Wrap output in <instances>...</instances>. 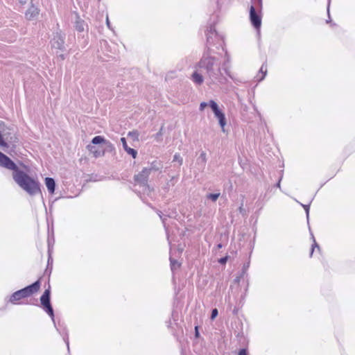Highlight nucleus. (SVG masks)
<instances>
[{"mask_svg": "<svg viewBox=\"0 0 355 355\" xmlns=\"http://www.w3.org/2000/svg\"><path fill=\"white\" fill-rule=\"evenodd\" d=\"M207 35V51L211 52V46L217 45L216 48L218 49L221 47L223 50V37L220 35L215 29L214 26L211 25L209 28L207 30L206 33Z\"/></svg>", "mask_w": 355, "mask_h": 355, "instance_id": "20e7f679", "label": "nucleus"}, {"mask_svg": "<svg viewBox=\"0 0 355 355\" xmlns=\"http://www.w3.org/2000/svg\"><path fill=\"white\" fill-rule=\"evenodd\" d=\"M161 168H162L161 163H159L157 161H154L151 163L150 167L147 168V169H150V172H151L152 171H157L159 170Z\"/></svg>", "mask_w": 355, "mask_h": 355, "instance_id": "6ab92c4d", "label": "nucleus"}, {"mask_svg": "<svg viewBox=\"0 0 355 355\" xmlns=\"http://www.w3.org/2000/svg\"><path fill=\"white\" fill-rule=\"evenodd\" d=\"M195 336L196 338H198L200 336V334H199L198 327V326L195 327Z\"/></svg>", "mask_w": 355, "mask_h": 355, "instance_id": "473e14b6", "label": "nucleus"}, {"mask_svg": "<svg viewBox=\"0 0 355 355\" xmlns=\"http://www.w3.org/2000/svg\"><path fill=\"white\" fill-rule=\"evenodd\" d=\"M173 162H178L179 163L180 165H181L182 164V158L181 157L180 155L178 154V153H176L173 156Z\"/></svg>", "mask_w": 355, "mask_h": 355, "instance_id": "b1692460", "label": "nucleus"}, {"mask_svg": "<svg viewBox=\"0 0 355 355\" xmlns=\"http://www.w3.org/2000/svg\"><path fill=\"white\" fill-rule=\"evenodd\" d=\"M0 166L12 171V178L16 184L30 196L41 193L40 183L21 170L7 155L0 151Z\"/></svg>", "mask_w": 355, "mask_h": 355, "instance_id": "f257e3e1", "label": "nucleus"}, {"mask_svg": "<svg viewBox=\"0 0 355 355\" xmlns=\"http://www.w3.org/2000/svg\"><path fill=\"white\" fill-rule=\"evenodd\" d=\"M150 174V169L144 168L141 172L137 175H135L134 180L135 183L139 184L140 186L148 187L149 186L148 184V180Z\"/></svg>", "mask_w": 355, "mask_h": 355, "instance_id": "6e6552de", "label": "nucleus"}, {"mask_svg": "<svg viewBox=\"0 0 355 355\" xmlns=\"http://www.w3.org/2000/svg\"><path fill=\"white\" fill-rule=\"evenodd\" d=\"M223 244L222 243H218L216 246L217 249H220L223 248Z\"/></svg>", "mask_w": 355, "mask_h": 355, "instance_id": "c9c22d12", "label": "nucleus"}, {"mask_svg": "<svg viewBox=\"0 0 355 355\" xmlns=\"http://www.w3.org/2000/svg\"><path fill=\"white\" fill-rule=\"evenodd\" d=\"M107 24L108 26H110V22H109L108 18H107Z\"/></svg>", "mask_w": 355, "mask_h": 355, "instance_id": "79ce46f5", "label": "nucleus"}, {"mask_svg": "<svg viewBox=\"0 0 355 355\" xmlns=\"http://www.w3.org/2000/svg\"><path fill=\"white\" fill-rule=\"evenodd\" d=\"M86 24L83 19H82L78 14H76V19L74 21V27L78 32H83Z\"/></svg>", "mask_w": 355, "mask_h": 355, "instance_id": "9b49d317", "label": "nucleus"}, {"mask_svg": "<svg viewBox=\"0 0 355 355\" xmlns=\"http://www.w3.org/2000/svg\"><path fill=\"white\" fill-rule=\"evenodd\" d=\"M220 196V192L214 193H207L206 195V198L208 200H210L212 202H216Z\"/></svg>", "mask_w": 355, "mask_h": 355, "instance_id": "a211bd4d", "label": "nucleus"}, {"mask_svg": "<svg viewBox=\"0 0 355 355\" xmlns=\"http://www.w3.org/2000/svg\"><path fill=\"white\" fill-rule=\"evenodd\" d=\"M239 308H238V307L235 306V307L233 309V310H232V313H233V315L238 316V315H239Z\"/></svg>", "mask_w": 355, "mask_h": 355, "instance_id": "c85d7f7f", "label": "nucleus"}, {"mask_svg": "<svg viewBox=\"0 0 355 355\" xmlns=\"http://www.w3.org/2000/svg\"><path fill=\"white\" fill-rule=\"evenodd\" d=\"M170 263L172 270H173L175 268L176 266H180V264L178 263V261L171 257L170 258Z\"/></svg>", "mask_w": 355, "mask_h": 355, "instance_id": "393cba45", "label": "nucleus"}, {"mask_svg": "<svg viewBox=\"0 0 355 355\" xmlns=\"http://www.w3.org/2000/svg\"><path fill=\"white\" fill-rule=\"evenodd\" d=\"M218 315V311L216 308L213 309L211 313L210 319L214 320Z\"/></svg>", "mask_w": 355, "mask_h": 355, "instance_id": "a878e982", "label": "nucleus"}, {"mask_svg": "<svg viewBox=\"0 0 355 355\" xmlns=\"http://www.w3.org/2000/svg\"><path fill=\"white\" fill-rule=\"evenodd\" d=\"M207 106H209V102L208 103H206V102H202L200 104V111H202L204 110V109L207 107Z\"/></svg>", "mask_w": 355, "mask_h": 355, "instance_id": "bb28decb", "label": "nucleus"}, {"mask_svg": "<svg viewBox=\"0 0 355 355\" xmlns=\"http://www.w3.org/2000/svg\"><path fill=\"white\" fill-rule=\"evenodd\" d=\"M58 56L60 57L62 60H64V56L63 54H60Z\"/></svg>", "mask_w": 355, "mask_h": 355, "instance_id": "58836bf2", "label": "nucleus"}, {"mask_svg": "<svg viewBox=\"0 0 355 355\" xmlns=\"http://www.w3.org/2000/svg\"><path fill=\"white\" fill-rule=\"evenodd\" d=\"M207 162V157L206 153L205 152H202L197 159V164L200 166L202 168H204Z\"/></svg>", "mask_w": 355, "mask_h": 355, "instance_id": "dca6fc26", "label": "nucleus"}, {"mask_svg": "<svg viewBox=\"0 0 355 355\" xmlns=\"http://www.w3.org/2000/svg\"><path fill=\"white\" fill-rule=\"evenodd\" d=\"M52 263H53V259H52L51 254H49V258H48V266L50 264H52Z\"/></svg>", "mask_w": 355, "mask_h": 355, "instance_id": "72a5a7b5", "label": "nucleus"}, {"mask_svg": "<svg viewBox=\"0 0 355 355\" xmlns=\"http://www.w3.org/2000/svg\"><path fill=\"white\" fill-rule=\"evenodd\" d=\"M139 132L137 130H132L128 132V136L130 137L134 141H139Z\"/></svg>", "mask_w": 355, "mask_h": 355, "instance_id": "412c9836", "label": "nucleus"}, {"mask_svg": "<svg viewBox=\"0 0 355 355\" xmlns=\"http://www.w3.org/2000/svg\"><path fill=\"white\" fill-rule=\"evenodd\" d=\"M5 139L8 142L9 147L12 146V148H15V144L18 142V139L15 135L10 136L9 138L6 137Z\"/></svg>", "mask_w": 355, "mask_h": 355, "instance_id": "f3484780", "label": "nucleus"}, {"mask_svg": "<svg viewBox=\"0 0 355 355\" xmlns=\"http://www.w3.org/2000/svg\"><path fill=\"white\" fill-rule=\"evenodd\" d=\"M157 214H158L159 218L162 219L163 223H164L166 218L162 216V212L160 211H158Z\"/></svg>", "mask_w": 355, "mask_h": 355, "instance_id": "2f4dec72", "label": "nucleus"}, {"mask_svg": "<svg viewBox=\"0 0 355 355\" xmlns=\"http://www.w3.org/2000/svg\"><path fill=\"white\" fill-rule=\"evenodd\" d=\"M209 51H205L196 64V68L201 73L207 74L212 83H223L226 80L221 73L220 64Z\"/></svg>", "mask_w": 355, "mask_h": 355, "instance_id": "f03ea898", "label": "nucleus"}, {"mask_svg": "<svg viewBox=\"0 0 355 355\" xmlns=\"http://www.w3.org/2000/svg\"><path fill=\"white\" fill-rule=\"evenodd\" d=\"M240 278H241V277H237L236 279H235V281L239 282Z\"/></svg>", "mask_w": 355, "mask_h": 355, "instance_id": "ea45409f", "label": "nucleus"}, {"mask_svg": "<svg viewBox=\"0 0 355 355\" xmlns=\"http://www.w3.org/2000/svg\"><path fill=\"white\" fill-rule=\"evenodd\" d=\"M268 67L266 64H263L260 68L259 72L262 74V76L260 78V80H262L264 78L267 73Z\"/></svg>", "mask_w": 355, "mask_h": 355, "instance_id": "4be33fe9", "label": "nucleus"}, {"mask_svg": "<svg viewBox=\"0 0 355 355\" xmlns=\"http://www.w3.org/2000/svg\"><path fill=\"white\" fill-rule=\"evenodd\" d=\"M121 141L123 144V149L125 150V151L128 153L129 155H132V157L133 158H136L137 155V151L132 148H130L128 144H127V142H126V140H125V137H121Z\"/></svg>", "mask_w": 355, "mask_h": 355, "instance_id": "f8f14e48", "label": "nucleus"}, {"mask_svg": "<svg viewBox=\"0 0 355 355\" xmlns=\"http://www.w3.org/2000/svg\"><path fill=\"white\" fill-rule=\"evenodd\" d=\"M238 355H244V348L240 349Z\"/></svg>", "mask_w": 355, "mask_h": 355, "instance_id": "f704fd0d", "label": "nucleus"}, {"mask_svg": "<svg viewBox=\"0 0 355 355\" xmlns=\"http://www.w3.org/2000/svg\"><path fill=\"white\" fill-rule=\"evenodd\" d=\"M105 146H106V147L107 148V149H108L109 150H110V151H112V150L111 149V148H110V147H108L107 145H105Z\"/></svg>", "mask_w": 355, "mask_h": 355, "instance_id": "37998d69", "label": "nucleus"}, {"mask_svg": "<svg viewBox=\"0 0 355 355\" xmlns=\"http://www.w3.org/2000/svg\"><path fill=\"white\" fill-rule=\"evenodd\" d=\"M45 184L47 187L49 192L51 194H53L55 192V182L52 178H45Z\"/></svg>", "mask_w": 355, "mask_h": 355, "instance_id": "4468645a", "label": "nucleus"}, {"mask_svg": "<svg viewBox=\"0 0 355 355\" xmlns=\"http://www.w3.org/2000/svg\"><path fill=\"white\" fill-rule=\"evenodd\" d=\"M173 180H174V177H172L171 179L166 183L165 186L162 187V189L164 191L165 193L168 192V191L170 190V188L175 185V182H173Z\"/></svg>", "mask_w": 355, "mask_h": 355, "instance_id": "aec40b11", "label": "nucleus"}, {"mask_svg": "<svg viewBox=\"0 0 355 355\" xmlns=\"http://www.w3.org/2000/svg\"><path fill=\"white\" fill-rule=\"evenodd\" d=\"M162 128H161L160 130L159 131V132L157 133V136H159V135H162Z\"/></svg>", "mask_w": 355, "mask_h": 355, "instance_id": "4c0bfd02", "label": "nucleus"}, {"mask_svg": "<svg viewBox=\"0 0 355 355\" xmlns=\"http://www.w3.org/2000/svg\"><path fill=\"white\" fill-rule=\"evenodd\" d=\"M28 0H19V3L21 4H24L27 2Z\"/></svg>", "mask_w": 355, "mask_h": 355, "instance_id": "e433bc0d", "label": "nucleus"}, {"mask_svg": "<svg viewBox=\"0 0 355 355\" xmlns=\"http://www.w3.org/2000/svg\"><path fill=\"white\" fill-rule=\"evenodd\" d=\"M0 146L3 148H9V145L8 144V142L6 141V139H4L3 135L0 133Z\"/></svg>", "mask_w": 355, "mask_h": 355, "instance_id": "5701e85b", "label": "nucleus"}, {"mask_svg": "<svg viewBox=\"0 0 355 355\" xmlns=\"http://www.w3.org/2000/svg\"><path fill=\"white\" fill-rule=\"evenodd\" d=\"M94 153L95 157H98L104 155V151L102 153L98 151H92Z\"/></svg>", "mask_w": 355, "mask_h": 355, "instance_id": "7c9ffc66", "label": "nucleus"}, {"mask_svg": "<svg viewBox=\"0 0 355 355\" xmlns=\"http://www.w3.org/2000/svg\"><path fill=\"white\" fill-rule=\"evenodd\" d=\"M209 106L213 111L215 117H216L218 120V123L220 126L221 127L222 131L223 132H225V126L227 123L226 118L225 114L220 110L218 104L214 100H210L209 101Z\"/></svg>", "mask_w": 355, "mask_h": 355, "instance_id": "423d86ee", "label": "nucleus"}, {"mask_svg": "<svg viewBox=\"0 0 355 355\" xmlns=\"http://www.w3.org/2000/svg\"><path fill=\"white\" fill-rule=\"evenodd\" d=\"M228 256H225L224 257H222L220 258L219 260H218V262L220 263V264H225L226 263V262L227 261V259H228Z\"/></svg>", "mask_w": 355, "mask_h": 355, "instance_id": "cd10ccee", "label": "nucleus"}, {"mask_svg": "<svg viewBox=\"0 0 355 355\" xmlns=\"http://www.w3.org/2000/svg\"><path fill=\"white\" fill-rule=\"evenodd\" d=\"M242 206H243V205L241 204V206L239 207V209H240L241 212L242 211V209H243Z\"/></svg>", "mask_w": 355, "mask_h": 355, "instance_id": "c03bdc74", "label": "nucleus"}, {"mask_svg": "<svg viewBox=\"0 0 355 355\" xmlns=\"http://www.w3.org/2000/svg\"><path fill=\"white\" fill-rule=\"evenodd\" d=\"M261 0H257L258 3H260Z\"/></svg>", "mask_w": 355, "mask_h": 355, "instance_id": "a18cd8bd", "label": "nucleus"}, {"mask_svg": "<svg viewBox=\"0 0 355 355\" xmlns=\"http://www.w3.org/2000/svg\"><path fill=\"white\" fill-rule=\"evenodd\" d=\"M40 302L44 310L49 314L51 319L54 320V312L51 304L50 288L46 289L40 297Z\"/></svg>", "mask_w": 355, "mask_h": 355, "instance_id": "39448f33", "label": "nucleus"}, {"mask_svg": "<svg viewBox=\"0 0 355 355\" xmlns=\"http://www.w3.org/2000/svg\"><path fill=\"white\" fill-rule=\"evenodd\" d=\"M40 287V282L37 280L32 284L13 293L10 297V302L12 304H15L17 301L28 297L37 292Z\"/></svg>", "mask_w": 355, "mask_h": 355, "instance_id": "7ed1b4c3", "label": "nucleus"}, {"mask_svg": "<svg viewBox=\"0 0 355 355\" xmlns=\"http://www.w3.org/2000/svg\"><path fill=\"white\" fill-rule=\"evenodd\" d=\"M92 143L95 145L104 144L105 145H107L108 147H110L112 150H114V145L111 142L105 140L104 137L102 136L94 137L92 140Z\"/></svg>", "mask_w": 355, "mask_h": 355, "instance_id": "9d476101", "label": "nucleus"}, {"mask_svg": "<svg viewBox=\"0 0 355 355\" xmlns=\"http://www.w3.org/2000/svg\"><path fill=\"white\" fill-rule=\"evenodd\" d=\"M65 34L60 30H58L53 33V38L51 40V47L61 51L65 50Z\"/></svg>", "mask_w": 355, "mask_h": 355, "instance_id": "0eeeda50", "label": "nucleus"}, {"mask_svg": "<svg viewBox=\"0 0 355 355\" xmlns=\"http://www.w3.org/2000/svg\"><path fill=\"white\" fill-rule=\"evenodd\" d=\"M39 14V10L37 7L32 5L26 12V17L31 20L37 17Z\"/></svg>", "mask_w": 355, "mask_h": 355, "instance_id": "ddd939ff", "label": "nucleus"}, {"mask_svg": "<svg viewBox=\"0 0 355 355\" xmlns=\"http://www.w3.org/2000/svg\"><path fill=\"white\" fill-rule=\"evenodd\" d=\"M315 247H318V245L316 244L315 241H314V243L311 245L310 256L312 255Z\"/></svg>", "mask_w": 355, "mask_h": 355, "instance_id": "c756f323", "label": "nucleus"}, {"mask_svg": "<svg viewBox=\"0 0 355 355\" xmlns=\"http://www.w3.org/2000/svg\"><path fill=\"white\" fill-rule=\"evenodd\" d=\"M250 20L252 26L259 31L261 25V11L256 10L252 6L250 9Z\"/></svg>", "mask_w": 355, "mask_h": 355, "instance_id": "1a4fd4ad", "label": "nucleus"}, {"mask_svg": "<svg viewBox=\"0 0 355 355\" xmlns=\"http://www.w3.org/2000/svg\"><path fill=\"white\" fill-rule=\"evenodd\" d=\"M202 73H201L200 71L199 72L198 71H194L192 74L193 81L198 85H201L204 80Z\"/></svg>", "mask_w": 355, "mask_h": 355, "instance_id": "2eb2a0df", "label": "nucleus"}, {"mask_svg": "<svg viewBox=\"0 0 355 355\" xmlns=\"http://www.w3.org/2000/svg\"><path fill=\"white\" fill-rule=\"evenodd\" d=\"M243 273H244V266H243V267L242 268V269H241V275H242Z\"/></svg>", "mask_w": 355, "mask_h": 355, "instance_id": "a19ab883", "label": "nucleus"}]
</instances>
